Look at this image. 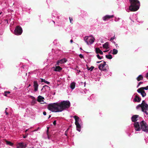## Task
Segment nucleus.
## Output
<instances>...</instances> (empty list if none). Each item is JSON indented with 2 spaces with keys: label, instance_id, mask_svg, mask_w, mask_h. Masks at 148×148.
I'll list each match as a JSON object with an SVG mask.
<instances>
[{
  "label": "nucleus",
  "instance_id": "nucleus-1",
  "mask_svg": "<svg viewBox=\"0 0 148 148\" xmlns=\"http://www.w3.org/2000/svg\"><path fill=\"white\" fill-rule=\"evenodd\" d=\"M130 5L129 6V10L131 12L137 11L139 8L140 4L138 0H129Z\"/></svg>",
  "mask_w": 148,
  "mask_h": 148
},
{
  "label": "nucleus",
  "instance_id": "nucleus-2",
  "mask_svg": "<svg viewBox=\"0 0 148 148\" xmlns=\"http://www.w3.org/2000/svg\"><path fill=\"white\" fill-rule=\"evenodd\" d=\"M47 108L49 110L52 112H60L58 103L49 104L48 105Z\"/></svg>",
  "mask_w": 148,
  "mask_h": 148
},
{
  "label": "nucleus",
  "instance_id": "nucleus-3",
  "mask_svg": "<svg viewBox=\"0 0 148 148\" xmlns=\"http://www.w3.org/2000/svg\"><path fill=\"white\" fill-rule=\"evenodd\" d=\"M58 103L60 112L69 108L71 106L70 103L68 101H63Z\"/></svg>",
  "mask_w": 148,
  "mask_h": 148
},
{
  "label": "nucleus",
  "instance_id": "nucleus-4",
  "mask_svg": "<svg viewBox=\"0 0 148 148\" xmlns=\"http://www.w3.org/2000/svg\"><path fill=\"white\" fill-rule=\"evenodd\" d=\"M141 108L142 111L145 112L146 114L148 115V112L146 111L148 110V105L146 103L145 101L143 100L140 104H139L136 107L137 109Z\"/></svg>",
  "mask_w": 148,
  "mask_h": 148
},
{
  "label": "nucleus",
  "instance_id": "nucleus-5",
  "mask_svg": "<svg viewBox=\"0 0 148 148\" xmlns=\"http://www.w3.org/2000/svg\"><path fill=\"white\" fill-rule=\"evenodd\" d=\"M73 117L75 120V124L76 125L77 130L79 132H80L81 130V126L79 124V122L81 120L79 117L76 115L74 116Z\"/></svg>",
  "mask_w": 148,
  "mask_h": 148
},
{
  "label": "nucleus",
  "instance_id": "nucleus-6",
  "mask_svg": "<svg viewBox=\"0 0 148 148\" xmlns=\"http://www.w3.org/2000/svg\"><path fill=\"white\" fill-rule=\"evenodd\" d=\"M140 129L145 132H148V126L147 123L143 121H141L140 123Z\"/></svg>",
  "mask_w": 148,
  "mask_h": 148
},
{
  "label": "nucleus",
  "instance_id": "nucleus-7",
  "mask_svg": "<svg viewBox=\"0 0 148 148\" xmlns=\"http://www.w3.org/2000/svg\"><path fill=\"white\" fill-rule=\"evenodd\" d=\"M22 32V29L21 27L19 26H17L14 31V34L17 35H21Z\"/></svg>",
  "mask_w": 148,
  "mask_h": 148
},
{
  "label": "nucleus",
  "instance_id": "nucleus-8",
  "mask_svg": "<svg viewBox=\"0 0 148 148\" xmlns=\"http://www.w3.org/2000/svg\"><path fill=\"white\" fill-rule=\"evenodd\" d=\"M134 126L136 131H140V129L138 122H135L134 124Z\"/></svg>",
  "mask_w": 148,
  "mask_h": 148
},
{
  "label": "nucleus",
  "instance_id": "nucleus-9",
  "mask_svg": "<svg viewBox=\"0 0 148 148\" xmlns=\"http://www.w3.org/2000/svg\"><path fill=\"white\" fill-rule=\"evenodd\" d=\"M137 92L139 93H140L141 95L143 97H144L146 95V94L145 92V91L144 90H142L140 88H138L137 90Z\"/></svg>",
  "mask_w": 148,
  "mask_h": 148
},
{
  "label": "nucleus",
  "instance_id": "nucleus-10",
  "mask_svg": "<svg viewBox=\"0 0 148 148\" xmlns=\"http://www.w3.org/2000/svg\"><path fill=\"white\" fill-rule=\"evenodd\" d=\"M26 144L23 142L19 143L17 145V148H25Z\"/></svg>",
  "mask_w": 148,
  "mask_h": 148
},
{
  "label": "nucleus",
  "instance_id": "nucleus-11",
  "mask_svg": "<svg viewBox=\"0 0 148 148\" xmlns=\"http://www.w3.org/2000/svg\"><path fill=\"white\" fill-rule=\"evenodd\" d=\"M106 65L105 64H100L99 66V69L100 70H102L103 71H107V69H105L104 68V67Z\"/></svg>",
  "mask_w": 148,
  "mask_h": 148
},
{
  "label": "nucleus",
  "instance_id": "nucleus-12",
  "mask_svg": "<svg viewBox=\"0 0 148 148\" xmlns=\"http://www.w3.org/2000/svg\"><path fill=\"white\" fill-rule=\"evenodd\" d=\"M114 16L113 15H106L104 17H103V20L104 21H106L108 19H110V18H112L114 17Z\"/></svg>",
  "mask_w": 148,
  "mask_h": 148
},
{
  "label": "nucleus",
  "instance_id": "nucleus-13",
  "mask_svg": "<svg viewBox=\"0 0 148 148\" xmlns=\"http://www.w3.org/2000/svg\"><path fill=\"white\" fill-rule=\"evenodd\" d=\"M38 84L37 82L36 81H34V91H36L38 90Z\"/></svg>",
  "mask_w": 148,
  "mask_h": 148
},
{
  "label": "nucleus",
  "instance_id": "nucleus-14",
  "mask_svg": "<svg viewBox=\"0 0 148 148\" xmlns=\"http://www.w3.org/2000/svg\"><path fill=\"white\" fill-rule=\"evenodd\" d=\"M89 37H91V38L89 39V42H89V44H92L95 40V38L92 35L90 36Z\"/></svg>",
  "mask_w": 148,
  "mask_h": 148
},
{
  "label": "nucleus",
  "instance_id": "nucleus-15",
  "mask_svg": "<svg viewBox=\"0 0 148 148\" xmlns=\"http://www.w3.org/2000/svg\"><path fill=\"white\" fill-rule=\"evenodd\" d=\"M67 61V60L65 59L64 58L63 59H62L58 61L57 62V64L58 65H59V64H62L64 63L65 62H66Z\"/></svg>",
  "mask_w": 148,
  "mask_h": 148
},
{
  "label": "nucleus",
  "instance_id": "nucleus-16",
  "mask_svg": "<svg viewBox=\"0 0 148 148\" xmlns=\"http://www.w3.org/2000/svg\"><path fill=\"white\" fill-rule=\"evenodd\" d=\"M141 100V99L139 97L138 95H136L134 100L135 102H139Z\"/></svg>",
  "mask_w": 148,
  "mask_h": 148
},
{
  "label": "nucleus",
  "instance_id": "nucleus-17",
  "mask_svg": "<svg viewBox=\"0 0 148 148\" xmlns=\"http://www.w3.org/2000/svg\"><path fill=\"white\" fill-rule=\"evenodd\" d=\"M138 115H134L132 117V122H135L136 121L137 118L138 117Z\"/></svg>",
  "mask_w": 148,
  "mask_h": 148
},
{
  "label": "nucleus",
  "instance_id": "nucleus-18",
  "mask_svg": "<svg viewBox=\"0 0 148 148\" xmlns=\"http://www.w3.org/2000/svg\"><path fill=\"white\" fill-rule=\"evenodd\" d=\"M95 51L97 54L99 53L101 55H103V52L99 48H96Z\"/></svg>",
  "mask_w": 148,
  "mask_h": 148
},
{
  "label": "nucleus",
  "instance_id": "nucleus-19",
  "mask_svg": "<svg viewBox=\"0 0 148 148\" xmlns=\"http://www.w3.org/2000/svg\"><path fill=\"white\" fill-rule=\"evenodd\" d=\"M43 99H44V98L43 97L39 95L38 97L37 101L39 102H40L41 101H43L42 100Z\"/></svg>",
  "mask_w": 148,
  "mask_h": 148
},
{
  "label": "nucleus",
  "instance_id": "nucleus-20",
  "mask_svg": "<svg viewBox=\"0 0 148 148\" xmlns=\"http://www.w3.org/2000/svg\"><path fill=\"white\" fill-rule=\"evenodd\" d=\"M62 69V68L60 66H56L54 70L55 71H60Z\"/></svg>",
  "mask_w": 148,
  "mask_h": 148
},
{
  "label": "nucleus",
  "instance_id": "nucleus-21",
  "mask_svg": "<svg viewBox=\"0 0 148 148\" xmlns=\"http://www.w3.org/2000/svg\"><path fill=\"white\" fill-rule=\"evenodd\" d=\"M109 43L108 42H106L103 45V47L106 49H108L109 48Z\"/></svg>",
  "mask_w": 148,
  "mask_h": 148
},
{
  "label": "nucleus",
  "instance_id": "nucleus-22",
  "mask_svg": "<svg viewBox=\"0 0 148 148\" xmlns=\"http://www.w3.org/2000/svg\"><path fill=\"white\" fill-rule=\"evenodd\" d=\"M143 77L142 75H139L138 77L136 78V79L138 81H139L141 80H143Z\"/></svg>",
  "mask_w": 148,
  "mask_h": 148
},
{
  "label": "nucleus",
  "instance_id": "nucleus-23",
  "mask_svg": "<svg viewBox=\"0 0 148 148\" xmlns=\"http://www.w3.org/2000/svg\"><path fill=\"white\" fill-rule=\"evenodd\" d=\"M32 99V105H34V104L36 103V100L35 99V98L32 96H31Z\"/></svg>",
  "mask_w": 148,
  "mask_h": 148
},
{
  "label": "nucleus",
  "instance_id": "nucleus-24",
  "mask_svg": "<svg viewBox=\"0 0 148 148\" xmlns=\"http://www.w3.org/2000/svg\"><path fill=\"white\" fill-rule=\"evenodd\" d=\"M75 83L74 82H72L70 84V86L71 88L72 89H74L75 86Z\"/></svg>",
  "mask_w": 148,
  "mask_h": 148
},
{
  "label": "nucleus",
  "instance_id": "nucleus-25",
  "mask_svg": "<svg viewBox=\"0 0 148 148\" xmlns=\"http://www.w3.org/2000/svg\"><path fill=\"white\" fill-rule=\"evenodd\" d=\"M88 36H85L84 38V40L86 42L87 44L88 45H89V42L88 41H87V40L88 39Z\"/></svg>",
  "mask_w": 148,
  "mask_h": 148
},
{
  "label": "nucleus",
  "instance_id": "nucleus-26",
  "mask_svg": "<svg viewBox=\"0 0 148 148\" xmlns=\"http://www.w3.org/2000/svg\"><path fill=\"white\" fill-rule=\"evenodd\" d=\"M106 57L108 59H111L112 58V56L111 54H109V55H106Z\"/></svg>",
  "mask_w": 148,
  "mask_h": 148
},
{
  "label": "nucleus",
  "instance_id": "nucleus-27",
  "mask_svg": "<svg viewBox=\"0 0 148 148\" xmlns=\"http://www.w3.org/2000/svg\"><path fill=\"white\" fill-rule=\"evenodd\" d=\"M118 51L117 50L115 49H113V52L112 53L113 55H115L117 54L118 53Z\"/></svg>",
  "mask_w": 148,
  "mask_h": 148
},
{
  "label": "nucleus",
  "instance_id": "nucleus-28",
  "mask_svg": "<svg viewBox=\"0 0 148 148\" xmlns=\"http://www.w3.org/2000/svg\"><path fill=\"white\" fill-rule=\"evenodd\" d=\"M41 82H45V83H46L48 84H50V83L49 82L46 81L45 79L41 78Z\"/></svg>",
  "mask_w": 148,
  "mask_h": 148
},
{
  "label": "nucleus",
  "instance_id": "nucleus-29",
  "mask_svg": "<svg viewBox=\"0 0 148 148\" xmlns=\"http://www.w3.org/2000/svg\"><path fill=\"white\" fill-rule=\"evenodd\" d=\"M10 93V92L9 91H5L4 92V95L6 97H8V95Z\"/></svg>",
  "mask_w": 148,
  "mask_h": 148
},
{
  "label": "nucleus",
  "instance_id": "nucleus-30",
  "mask_svg": "<svg viewBox=\"0 0 148 148\" xmlns=\"http://www.w3.org/2000/svg\"><path fill=\"white\" fill-rule=\"evenodd\" d=\"M6 143L7 145H8L11 146H12L13 145V144L12 143L9 141H6Z\"/></svg>",
  "mask_w": 148,
  "mask_h": 148
},
{
  "label": "nucleus",
  "instance_id": "nucleus-31",
  "mask_svg": "<svg viewBox=\"0 0 148 148\" xmlns=\"http://www.w3.org/2000/svg\"><path fill=\"white\" fill-rule=\"evenodd\" d=\"M140 89H141L142 90H148V86L146 87H142L140 88Z\"/></svg>",
  "mask_w": 148,
  "mask_h": 148
},
{
  "label": "nucleus",
  "instance_id": "nucleus-32",
  "mask_svg": "<svg viewBox=\"0 0 148 148\" xmlns=\"http://www.w3.org/2000/svg\"><path fill=\"white\" fill-rule=\"evenodd\" d=\"M94 67L93 66H92L90 68H89V69H88V70H90L91 71H92L94 69Z\"/></svg>",
  "mask_w": 148,
  "mask_h": 148
},
{
  "label": "nucleus",
  "instance_id": "nucleus-33",
  "mask_svg": "<svg viewBox=\"0 0 148 148\" xmlns=\"http://www.w3.org/2000/svg\"><path fill=\"white\" fill-rule=\"evenodd\" d=\"M116 38L115 37V36H114L113 37L111 38L110 40L111 42H112L113 41V40L115 39Z\"/></svg>",
  "mask_w": 148,
  "mask_h": 148
},
{
  "label": "nucleus",
  "instance_id": "nucleus-34",
  "mask_svg": "<svg viewBox=\"0 0 148 148\" xmlns=\"http://www.w3.org/2000/svg\"><path fill=\"white\" fill-rule=\"evenodd\" d=\"M69 19L70 20V22L72 23H73L72 21H73V19L72 18H71V17H69Z\"/></svg>",
  "mask_w": 148,
  "mask_h": 148
},
{
  "label": "nucleus",
  "instance_id": "nucleus-35",
  "mask_svg": "<svg viewBox=\"0 0 148 148\" xmlns=\"http://www.w3.org/2000/svg\"><path fill=\"white\" fill-rule=\"evenodd\" d=\"M79 56L81 58H84V57L81 54H79Z\"/></svg>",
  "mask_w": 148,
  "mask_h": 148
},
{
  "label": "nucleus",
  "instance_id": "nucleus-36",
  "mask_svg": "<svg viewBox=\"0 0 148 148\" xmlns=\"http://www.w3.org/2000/svg\"><path fill=\"white\" fill-rule=\"evenodd\" d=\"M143 83V82H139L138 84V86L137 87H138V86H139L141 84H142Z\"/></svg>",
  "mask_w": 148,
  "mask_h": 148
},
{
  "label": "nucleus",
  "instance_id": "nucleus-37",
  "mask_svg": "<svg viewBox=\"0 0 148 148\" xmlns=\"http://www.w3.org/2000/svg\"><path fill=\"white\" fill-rule=\"evenodd\" d=\"M97 56L98 59H101V56H100L99 54H97Z\"/></svg>",
  "mask_w": 148,
  "mask_h": 148
},
{
  "label": "nucleus",
  "instance_id": "nucleus-38",
  "mask_svg": "<svg viewBox=\"0 0 148 148\" xmlns=\"http://www.w3.org/2000/svg\"><path fill=\"white\" fill-rule=\"evenodd\" d=\"M49 127H47V135H48V134H49Z\"/></svg>",
  "mask_w": 148,
  "mask_h": 148
},
{
  "label": "nucleus",
  "instance_id": "nucleus-39",
  "mask_svg": "<svg viewBox=\"0 0 148 148\" xmlns=\"http://www.w3.org/2000/svg\"><path fill=\"white\" fill-rule=\"evenodd\" d=\"M43 87L44 88H48L49 87L48 86L45 85V86H43Z\"/></svg>",
  "mask_w": 148,
  "mask_h": 148
},
{
  "label": "nucleus",
  "instance_id": "nucleus-40",
  "mask_svg": "<svg viewBox=\"0 0 148 148\" xmlns=\"http://www.w3.org/2000/svg\"><path fill=\"white\" fill-rule=\"evenodd\" d=\"M145 77L146 78L148 79V73H147L145 75Z\"/></svg>",
  "mask_w": 148,
  "mask_h": 148
},
{
  "label": "nucleus",
  "instance_id": "nucleus-41",
  "mask_svg": "<svg viewBox=\"0 0 148 148\" xmlns=\"http://www.w3.org/2000/svg\"><path fill=\"white\" fill-rule=\"evenodd\" d=\"M56 121L55 120L54 121L53 123V124L54 125H56Z\"/></svg>",
  "mask_w": 148,
  "mask_h": 148
},
{
  "label": "nucleus",
  "instance_id": "nucleus-42",
  "mask_svg": "<svg viewBox=\"0 0 148 148\" xmlns=\"http://www.w3.org/2000/svg\"><path fill=\"white\" fill-rule=\"evenodd\" d=\"M47 113L45 111H44L43 112V114L44 115H46Z\"/></svg>",
  "mask_w": 148,
  "mask_h": 148
},
{
  "label": "nucleus",
  "instance_id": "nucleus-43",
  "mask_svg": "<svg viewBox=\"0 0 148 148\" xmlns=\"http://www.w3.org/2000/svg\"><path fill=\"white\" fill-rule=\"evenodd\" d=\"M5 113L6 115H8L9 114V113L7 112L6 110H5Z\"/></svg>",
  "mask_w": 148,
  "mask_h": 148
},
{
  "label": "nucleus",
  "instance_id": "nucleus-44",
  "mask_svg": "<svg viewBox=\"0 0 148 148\" xmlns=\"http://www.w3.org/2000/svg\"><path fill=\"white\" fill-rule=\"evenodd\" d=\"M106 62L105 61H103V64H105V65H106L107 64H106Z\"/></svg>",
  "mask_w": 148,
  "mask_h": 148
},
{
  "label": "nucleus",
  "instance_id": "nucleus-45",
  "mask_svg": "<svg viewBox=\"0 0 148 148\" xmlns=\"http://www.w3.org/2000/svg\"><path fill=\"white\" fill-rule=\"evenodd\" d=\"M102 61H97V63H99L101 62Z\"/></svg>",
  "mask_w": 148,
  "mask_h": 148
},
{
  "label": "nucleus",
  "instance_id": "nucleus-46",
  "mask_svg": "<svg viewBox=\"0 0 148 148\" xmlns=\"http://www.w3.org/2000/svg\"><path fill=\"white\" fill-rule=\"evenodd\" d=\"M70 42H71V43H72L73 42V40L72 39L71 40Z\"/></svg>",
  "mask_w": 148,
  "mask_h": 148
},
{
  "label": "nucleus",
  "instance_id": "nucleus-47",
  "mask_svg": "<svg viewBox=\"0 0 148 148\" xmlns=\"http://www.w3.org/2000/svg\"><path fill=\"white\" fill-rule=\"evenodd\" d=\"M108 51V50H106V51H104L103 52H107Z\"/></svg>",
  "mask_w": 148,
  "mask_h": 148
},
{
  "label": "nucleus",
  "instance_id": "nucleus-48",
  "mask_svg": "<svg viewBox=\"0 0 148 148\" xmlns=\"http://www.w3.org/2000/svg\"><path fill=\"white\" fill-rule=\"evenodd\" d=\"M47 136H48V138L49 139V134H48V135H47Z\"/></svg>",
  "mask_w": 148,
  "mask_h": 148
},
{
  "label": "nucleus",
  "instance_id": "nucleus-49",
  "mask_svg": "<svg viewBox=\"0 0 148 148\" xmlns=\"http://www.w3.org/2000/svg\"><path fill=\"white\" fill-rule=\"evenodd\" d=\"M101 59H102V58H103V56H101Z\"/></svg>",
  "mask_w": 148,
  "mask_h": 148
},
{
  "label": "nucleus",
  "instance_id": "nucleus-50",
  "mask_svg": "<svg viewBox=\"0 0 148 148\" xmlns=\"http://www.w3.org/2000/svg\"><path fill=\"white\" fill-rule=\"evenodd\" d=\"M51 116L49 115V117H48V119Z\"/></svg>",
  "mask_w": 148,
  "mask_h": 148
},
{
  "label": "nucleus",
  "instance_id": "nucleus-51",
  "mask_svg": "<svg viewBox=\"0 0 148 148\" xmlns=\"http://www.w3.org/2000/svg\"><path fill=\"white\" fill-rule=\"evenodd\" d=\"M31 86V85L30 84H29V85L28 86V87H30V86Z\"/></svg>",
  "mask_w": 148,
  "mask_h": 148
},
{
  "label": "nucleus",
  "instance_id": "nucleus-52",
  "mask_svg": "<svg viewBox=\"0 0 148 148\" xmlns=\"http://www.w3.org/2000/svg\"><path fill=\"white\" fill-rule=\"evenodd\" d=\"M26 137V136H23V138H25Z\"/></svg>",
  "mask_w": 148,
  "mask_h": 148
},
{
  "label": "nucleus",
  "instance_id": "nucleus-53",
  "mask_svg": "<svg viewBox=\"0 0 148 148\" xmlns=\"http://www.w3.org/2000/svg\"><path fill=\"white\" fill-rule=\"evenodd\" d=\"M28 130H25V132H26L28 131Z\"/></svg>",
  "mask_w": 148,
  "mask_h": 148
},
{
  "label": "nucleus",
  "instance_id": "nucleus-54",
  "mask_svg": "<svg viewBox=\"0 0 148 148\" xmlns=\"http://www.w3.org/2000/svg\"><path fill=\"white\" fill-rule=\"evenodd\" d=\"M80 49L81 50H82V48L81 47H80Z\"/></svg>",
  "mask_w": 148,
  "mask_h": 148
},
{
  "label": "nucleus",
  "instance_id": "nucleus-55",
  "mask_svg": "<svg viewBox=\"0 0 148 148\" xmlns=\"http://www.w3.org/2000/svg\"><path fill=\"white\" fill-rule=\"evenodd\" d=\"M65 135H67L66 134V132H65Z\"/></svg>",
  "mask_w": 148,
  "mask_h": 148
},
{
  "label": "nucleus",
  "instance_id": "nucleus-56",
  "mask_svg": "<svg viewBox=\"0 0 148 148\" xmlns=\"http://www.w3.org/2000/svg\"><path fill=\"white\" fill-rule=\"evenodd\" d=\"M7 109H8V108H6L5 109V110H6H6H7Z\"/></svg>",
  "mask_w": 148,
  "mask_h": 148
},
{
  "label": "nucleus",
  "instance_id": "nucleus-57",
  "mask_svg": "<svg viewBox=\"0 0 148 148\" xmlns=\"http://www.w3.org/2000/svg\"><path fill=\"white\" fill-rule=\"evenodd\" d=\"M112 50H111V51H110V53H111V52H112Z\"/></svg>",
  "mask_w": 148,
  "mask_h": 148
},
{
  "label": "nucleus",
  "instance_id": "nucleus-58",
  "mask_svg": "<svg viewBox=\"0 0 148 148\" xmlns=\"http://www.w3.org/2000/svg\"><path fill=\"white\" fill-rule=\"evenodd\" d=\"M1 12L0 13V15H1Z\"/></svg>",
  "mask_w": 148,
  "mask_h": 148
},
{
  "label": "nucleus",
  "instance_id": "nucleus-59",
  "mask_svg": "<svg viewBox=\"0 0 148 148\" xmlns=\"http://www.w3.org/2000/svg\"><path fill=\"white\" fill-rule=\"evenodd\" d=\"M89 69V68H87V69Z\"/></svg>",
  "mask_w": 148,
  "mask_h": 148
},
{
  "label": "nucleus",
  "instance_id": "nucleus-60",
  "mask_svg": "<svg viewBox=\"0 0 148 148\" xmlns=\"http://www.w3.org/2000/svg\"><path fill=\"white\" fill-rule=\"evenodd\" d=\"M114 43H115V42L114 41Z\"/></svg>",
  "mask_w": 148,
  "mask_h": 148
}]
</instances>
